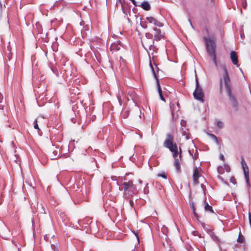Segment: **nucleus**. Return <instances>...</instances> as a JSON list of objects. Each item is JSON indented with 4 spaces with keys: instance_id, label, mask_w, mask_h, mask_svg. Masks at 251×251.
I'll list each match as a JSON object with an SVG mask.
<instances>
[{
    "instance_id": "nucleus-12",
    "label": "nucleus",
    "mask_w": 251,
    "mask_h": 251,
    "mask_svg": "<svg viewBox=\"0 0 251 251\" xmlns=\"http://www.w3.org/2000/svg\"><path fill=\"white\" fill-rule=\"evenodd\" d=\"M141 7L145 10H149L150 9V4L148 1H144L141 3Z\"/></svg>"
},
{
    "instance_id": "nucleus-25",
    "label": "nucleus",
    "mask_w": 251,
    "mask_h": 251,
    "mask_svg": "<svg viewBox=\"0 0 251 251\" xmlns=\"http://www.w3.org/2000/svg\"><path fill=\"white\" fill-rule=\"evenodd\" d=\"M3 96L1 94V93L0 92V103H1L3 100ZM2 109V108L1 107V106L0 105V109Z\"/></svg>"
},
{
    "instance_id": "nucleus-32",
    "label": "nucleus",
    "mask_w": 251,
    "mask_h": 251,
    "mask_svg": "<svg viewBox=\"0 0 251 251\" xmlns=\"http://www.w3.org/2000/svg\"><path fill=\"white\" fill-rule=\"evenodd\" d=\"M130 0L132 2L133 4L134 5H136V1H135V0Z\"/></svg>"
},
{
    "instance_id": "nucleus-8",
    "label": "nucleus",
    "mask_w": 251,
    "mask_h": 251,
    "mask_svg": "<svg viewBox=\"0 0 251 251\" xmlns=\"http://www.w3.org/2000/svg\"><path fill=\"white\" fill-rule=\"evenodd\" d=\"M155 31L154 38V40L156 41H159L161 40L164 37V34L161 33V30L156 28H154Z\"/></svg>"
},
{
    "instance_id": "nucleus-2",
    "label": "nucleus",
    "mask_w": 251,
    "mask_h": 251,
    "mask_svg": "<svg viewBox=\"0 0 251 251\" xmlns=\"http://www.w3.org/2000/svg\"><path fill=\"white\" fill-rule=\"evenodd\" d=\"M206 49L208 53L211 56L212 58L214 63L216 66H217V63L216 59V55H215V45L214 42L210 39L204 37V38Z\"/></svg>"
},
{
    "instance_id": "nucleus-27",
    "label": "nucleus",
    "mask_w": 251,
    "mask_h": 251,
    "mask_svg": "<svg viewBox=\"0 0 251 251\" xmlns=\"http://www.w3.org/2000/svg\"><path fill=\"white\" fill-rule=\"evenodd\" d=\"M51 248L54 250V251H57V249H56V247L54 245H52Z\"/></svg>"
},
{
    "instance_id": "nucleus-17",
    "label": "nucleus",
    "mask_w": 251,
    "mask_h": 251,
    "mask_svg": "<svg viewBox=\"0 0 251 251\" xmlns=\"http://www.w3.org/2000/svg\"><path fill=\"white\" fill-rule=\"evenodd\" d=\"M74 142H75V140H72L70 142V143H69V150H73L74 149V148H75Z\"/></svg>"
},
{
    "instance_id": "nucleus-37",
    "label": "nucleus",
    "mask_w": 251,
    "mask_h": 251,
    "mask_svg": "<svg viewBox=\"0 0 251 251\" xmlns=\"http://www.w3.org/2000/svg\"><path fill=\"white\" fill-rule=\"evenodd\" d=\"M108 215L110 216V212H108Z\"/></svg>"
},
{
    "instance_id": "nucleus-4",
    "label": "nucleus",
    "mask_w": 251,
    "mask_h": 251,
    "mask_svg": "<svg viewBox=\"0 0 251 251\" xmlns=\"http://www.w3.org/2000/svg\"><path fill=\"white\" fill-rule=\"evenodd\" d=\"M193 95L196 100H200L201 102L203 101V93L202 89L199 86L198 80H196V88L195 91L193 93Z\"/></svg>"
},
{
    "instance_id": "nucleus-6",
    "label": "nucleus",
    "mask_w": 251,
    "mask_h": 251,
    "mask_svg": "<svg viewBox=\"0 0 251 251\" xmlns=\"http://www.w3.org/2000/svg\"><path fill=\"white\" fill-rule=\"evenodd\" d=\"M241 163H242V168H243V169L244 171V173L246 181L247 183L249 185H250L249 168L248 167L247 164L246 163L245 160L243 159H242Z\"/></svg>"
},
{
    "instance_id": "nucleus-33",
    "label": "nucleus",
    "mask_w": 251,
    "mask_h": 251,
    "mask_svg": "<svg viewBox=\"0 0 251 251\" xmlns=\"http://www.w3.org/2000/svg\"><path fill=\"white\" fill-rule=\"evenodd\" d=\"M136 238H137V239L138 242L139 243V237H138V235H136Z\"/></svg>"
},
{
    "instance_id": "nucleus-13",
    "label": "nucleus",
    "mask_w": 251,
    "mask_h": 251,
    "mask_svg": "<svg viewBox=\"0 0 251 251\" xmlns=\"http://www.w3.org/2000/svg\"><path fill=\"white\" fill-rule=\"evenodd\" d=\"M157 88H158V93L159 94V96H160L161 100L164 101H165V99L163 97V96H162V90L161 89V87H160V85L158 82H157Z\"/></svg>"
},
{
    "instance_id": "nucleus-29",
    "label": "nucleus",
    "mask_w": 251,
    "mask_h": 251,
    "mask_svg": "<svg viewBox=\"0 0 251 251\" xmlns=\"http://www.w3.org/2000/svg\"><path fill=\"white\" fill-rule=\"evenodd\" d=\"M103 207L105 209V211H107L108 206H106V204H104Z\"/></svg>"
},
{
    "instance_id": "nucleus-10",
    "label": "nucleus",
    "mask_w": 251,
    "mask_h": 251,
    "mask_svg": "<svg viewBox=\"0 0 251 251\" xmlns=\"http://www.w3.org/2000/svg\"><path fill=\"white\" fill-rule=\"evenodd\" d=\"M200 176L199 174V172L198 169L197 168H195L194 172L193 173V177L194 182L195 184L199 183L198 178Z\"/></svg>"
},
{
    "instance_id": "nucleus-15",
    "label": "nucleus",
    "mask_w": 251,
    "mask_h": 251,
    "mask_svg": "<svg viewBox=\"0 0 251 251\" xmlns=\"http://www.w3.org/2000/svg\"><path fill=\"white\" fill-rule=\"evenodd\" d=\"M8 52H5V55L6 57L8 59V60L10 61L12 58V54L11 52L10 51V50H9L8 49Z\"/></svg>"
},
{
    "instance_id": "nucleus-30",
    "label": "nucleus",
    "mask_w": 251,
    "mask_h": 251,
    "mask_svg": "<svg viewBox=\"0 0 251 251\" xmlns=\"http://www.w3.org/2000/svg\"><path fill=\"white\" fill-rule=\"evenodd\" d=\"M234 181H235V179H234V178H231L230 179V182H231L233 183V184H235V182H234Z\"/></svg>"
},
{
    "instance_id": "nucleus-11",
    "label": "nucleus",
    "mask_w": 251,
    "mask_h": 251,
    "mask_svg": "<svg viewBox=\"0 0 251 251\" xmlns=\"http://www.w3.org/2000/svg\"><path fill=\"white\" fill-rule=\"evenodd\" d=\"M230 58L234 65H237L238 58L235 51H232L230 53Z\"/></svg>"
},
{
    "instance_id": "nucleus-20",
    "label": "nucleus",
    "mask_w": 251,
    "mask_h": 251,
    "mask_svg": "<svg viewBox=\"0 0 251 251\" xmlns=\"http://www.w3.org/2000/svg\"><path fill=\"white\" fill-rule=\"evenodd\" d=\"M40 209H39V212L41 214H46L45 208L42 204L40 205Z\"/></svg>"
},
{
    "instance_id": "nucleus-19",
    "label": "nucleus",
    "mask_w": 251,
    "mask_h": 251,
    "mask_svg": "<svg viewBox=\"0 0 251 251\" xmlns=\"http://www.w3.org/2000/svg\"><path fill=\"white\" fill-rule=\"evenodd\" d=\"M50 69L52 71V72H53V73L54 74H55V75L56 76H59V73H58V71H57V70L55 68H53V67H50Z\"/></svg>"
},
{
    "instance_id": "nucleus-24",
    "label": "nucleus",
    "mask_w": 251,
    "mask_h": 251,
    "mask_svg": "<svg viewBox=\"0 0 251 251\" xmlns=\"http://www.w3.org/2000/svg\"><path fill=\"white\" fill-rule=\"evenodd\" d=\"M150 67H151V71H152V73H153V75H154V77H156V75H155V72H154V70H153V68L152 65V64H151V62H150Z\"/></svg>"
},
{
    "instance_id": "nucleus-7",
    "label": "nucleus",
    "mask_w": 251,
    "mask_h": 251,
    "mask_svg": "<svg viewBox=\"0 0 251 251\" xmlns=\"http://www.w3.org/2000/svg\"><path fill=\"white\" fill-rule=\"evenodd\" d=\"M146 19L150 24L153 25L157 27H162L163 26L162 23L157 21L152 17H147Z\"/></svg>"
},
{
    "instance_id": "nucleus-16",
    "label": "nucleus",
    "mask_w": 251,
    "mask_h": 251,
    "mask_svg": "<svg viewBox=\"0 0 251 251\" xmlns=\"http://www.w3.org/2000/svg\"><path fill=\"white\" fill-rule=\"evenodd\" d=\"M204 209L205 211H208L212 213H213V209L212 208V207L208 205V203H206L204 206Z\"/></svg>"
},
{
    "instance_id": "nucleus-18",
    "label": "nucleus",
    "mask_w": 251,
    "mask_h": 251,
    "mask_svg": "<svg viewBox=\"0 0 251 251\" xmlns=\"http://www.w3.org/2000/svg\"><path fill=\"white\" fill-rule=\"evenodd\" d=\"M192 209H193V214H194L195 217L198 220H199V216L198 215L197 213L196 212V209H195V206L194 205V204L192 205Z\"/></svg>"
},
{
    "instance_id": "nucleus-26",
    "label": "nucleus",
    "mask_w": 251,
    "mask_h": 251,
    "mask_svg": "<svg viewBox=\"0 0 251 251\" xmlns=\"http://www.w3.org/2000/svg\"><path fill=\"white\" fill-rule=\"evenodd\" d=\"M159 176H161V177H163L164 178H165V179L167 178V176H166L164 174H160V175H159Z\"/></svg>"
},
{
    "instance_id": "nucleus-21",
    "label": "nucleus",
    "mask_w": 251,
    "mask_h": 251,
    "mask_svg": "<svg viewBox=\"0 0 251 251\" xmlns=\"http://www.w3.org/2000/svg\"><path fill=\"white\" fill-rule=\"evenodd\" d=\"M217 125L220 128H221L223 127L224 124L221 121H218L217 123Z\"/></svg>"
},
{
    "instance_id": "nucleus-31",
    "label": "nucleus",
    "mask_w": 251,
    "mask_h": 251,
    "mask_svg": "<svg viewBox=\"0 0 251 251\" xmlns=\"http://www.w3.org/2000/svg\"><path fill=\"white\" fill-rule=\"evenodd\" d=\"M237 241H238V242H240V243L242 242V239L240 238V236L239 237Z\"/></svg>"
},
{
    "instance_id": "nucleus-1",
    "label": "nucleus",
    "mask_w": 251,
    "mask_h": 251,
    "mask_svg": "<svg viewBox=\"0 0 251 251\" xmlns=\"http://www.w3.org/2000/svg\"><path fill=\"white\" fill-rule=\"evenodd\" d=\"M218 70L220 74L222 76L220 78L221 90L223 88L224 84L227 93L228 94L231 101L232 102L233 106L236 107L237 105V102L234 97L231 96V90L229 85L230 79L226 66L223 64L220 65L218 68Z\"/></svg>"
},
{
    "instance_id": "nucleus-28",
    "label": "nucleus",
    "mask_w": 251,
    "mask_h": 251,
    "mask_svg": "<svg viewBox=\"0 0 251 251\" xmlns=\"http://www.w3.org/2000/svg\"><path fill=\"white\" fill-rule=\"evenodd\" d=\"M220 158L221 160H224V155H223V154H220Z\"/></svg>"
},
{
    "instance_id": "nucleus-34",
    "label": "nucleus",
    "mask_w": 251,
    "mask_h": 251,
    "mask_svg": "<svg viewBox=\"0 0 251 251\" xmlns=\"http://www.w3.org/2000/svg\"><path fill=\"white\" fill-rule=\"evenodd\" d=\"M130 203L131 206H132L133 202L132 201H130Z\"/></svg>"
},
{
    "instance_id": "nucleus-23",
    "label": "nucleus",
    "mask_w": 251,
    "mask_h": 251,
    "mask_svg": "<svg viewBox=\"0 0 251 251\" xmlns=\"http://www.w3.org/2000/svg\"><path fill=\"white\" fill-rule=\"evenodd\" d=\"M211 138L215 140V141L217 143H218V140L217 138L213 134H210L209 135Z\"/></svg>"
},
{
    "instance_id": "nucleus-14",
    "label": "nucleus",
    "mask_w": 251,
    "mask_h": 251,
    "mask_svg": "<svg viewBox=\"0 0 251 251\" xmlns=\"http://www.w3.org/2000/svg\"><path fill=\"white\" fill-rule=\"evenodd\" d=\"M52 154H50V156L51 159H54L57 158L59 157L58 154V151H52Z\"/></svg>"
},
{
    "instance_id": "nucleus-35",
    "label": "nucleus",
    "mask_w": 251,
    "mask_h": 251,
    "mask_svg": "<svg viewBox=\"0 0 251 251\" xmlns=\"http://www.w3.org/2000/svg\"><path fill=\"white\" fill-rule=\"evenodd\" d=\"M139 184H141L142 183V180H139L138 181Z\"/></svg>"
},
{
    "instance_id": "nucleus-22",
    "label": "nucleus",
    "mask_w": 251,
    "mask_h": 251,
    "mask_svg": "<svg viewBox=\"0 0 251 251\" xmlns=\"http://www.w3.org/2000/svg\"><path fill=\"white\" fill-rule=\"evenodd\" d=\"M34 123V128L39 130V126H38V124H37V119H35Z\"/></svg>"
},
{
    "instance_id": "nucleus-9",
    "label": "nucleus",
    "mask_w": 251,
    "mask_h": 251,
    "mask_svg": "<svg viewBox=\"0 0 251 251\" xmlns=\"http://www.w3.org/2000/svg\"><path fill=\"white\" fill-rule=\"evenodd\" d=\"M180 150V152H181V149L179 148ZM180 154V153H179ZM181 157V154H179L178 157V156L177 157H174L175 161L174 163V165L176 167V170L177 172H179L180 171V166L179 164V159H180Z\"/></svg>"
},
{
    "instance_id": "nucleus-36",
    "label": "nucleus",
    "mask_w": 251,
    "mask_h": 251,
    "mask_svg": "<svg viewBox=\"0 0 251 251\" xmlns=\"http://www.w3.org/2000/svg\"><path fill=\"white\" fill-rule=\"evenodd\" d=\"M111 48L114 49V45L111 46Z\"/></svg>"
},
{
    "instance_id": "nucleus-5",
    "label": "nucleus",
    "mask_w": 251,
    "mask_h": 251,
    "mask_svg": "<svg viewBox=\"0 0 251 251\" xmlns=\"http://www.w3.org/2000/svg\"><path fill=\"white\" fill-rule=\"evenodd\" d=\"M124 191L125 194H129L130 192H133L135 190V186L133 185L132 181L125 182L123 183Z\"/></svg>"
},
{
    "instance_id": "nucleus-3",
    "label": "nucleus",
    "mask_w": 251,
    "mask_h": 251,
    "mask_svg": "<svg viewBox=\"0 0 251 251\" xmlns=\"http://www.w3.org/2000/svg\"><path fill=\"white\" fill-rule=\"evenodd\" d=\"M165 146L168 148L170 151L173 153V157H176L178 156V149L177 147L176 144L173 143V137L168 135L167 139L165 141Z\"/></svg>"
}]
</instances>
